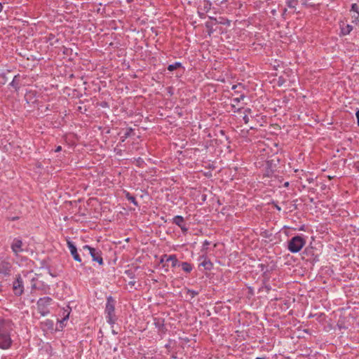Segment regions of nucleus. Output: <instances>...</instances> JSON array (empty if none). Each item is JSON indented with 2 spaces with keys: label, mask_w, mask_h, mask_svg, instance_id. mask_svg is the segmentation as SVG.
Returning <instances> with one entry per match:
<instances>
[{
  "label": "nucleus",
  "mask_w": 359,
  "mask_h": 359,
  "mask_svg": "<svg viewBox=\"0 0 359 359\" xmlns=\"http://www.w3.org/2000/svg\"><path fill=\"white\" fill-rule=\"evenodd\" d=\"M13 324L8 320H1V349L8 348L11 344Z\"/></svg>",
  "instance_id": "obj_1"
},
{
  "label": "nucleus",
  "mask_w": 359,
  "mask_h": 359,
  "mask_svg": "<svg viewBox=\"0 0 359 359\" xmlns=\"http://www.w3.org/2000/svg\"><path fill=\"white\" fill-rule=\"evenodd\" d=\"M306 240L301 236L292 237L287 243V249L292 253L299 252L305 245Z\"/></svg>",
  "instance_id": "obj_2"
},
{
  "label": "nucleus",
  "mask_w": 359,
  "mask_h": 359,
  "mask_svg": "<svg viewBox=\"0 0 359 359\" xmlns=\"http://www.w3.org/2000/svg\"><path fill=\"white\" fill-rule=\"evenodd\" d=\"M114 310V301L111 297H109L106 304L105 313H107V320L110 325L114 324L116 321Z\"/></svg>",
  "instance_id": "obj_3"
},
{
  "label": "nucleus",
  "mask_w": 359,
  "mask_h": 359,
  "mask_svg": "<svg viewBox=\"0 0 359 359\" xmlns=\"http://www.w3.org/2000/svg\"><path fill=\"white\" fill-rule=\"evenodd\" d=\"M12 289L14 294L15 296L20 297L24 292V285L23 280L20 274L16 275L13 277V280L12 282Z\"/></svg>",
  "instance_id": "obj_4"
},
{
  "label": "nucleus",
  "mask_w": 359,
  "mask_h": 359,
  "mask_svg": "<svg viewBox=\"0 0 359 359\" xmlns=\"http://www.w3.org/2000/svg\"><path fill=\"white\" fill-rule=\"evenodd\" d=\"M83 250L88 251L93 261L97 262L100 265H102L104 264L103 259L102 257V252L100 250L92 248L88 245H84L83 247Z\"/></svg>",
  "instance_id": "obj_5"
},
{
  "label": "nucleus",
  "mask_w": 359,
  "mask_h": 359,
  "mask_svg": "<svg viewBox=\"0 0 359 359\" xmlns=\"http://www.w3.org/2000/svg\"><path fill=\"white\" fill-rule=\"evenodd\" d=\"M13 275V269L9 262H1V282L7 281Z\"/></svg>",
  "instance_id": "obj_6"
},
{
  "label": "nucleus",
  "mask_w": 359,
  "mask_h": 359,
  "mask_svg": "<svg viewBox=\"0 0 359 359\" xmlns=\"http://www.w3.org/2000/svg\"><path fill=\"white\" fill-rule=\"evenodd\" d=\"M52 302V299L49 297H44L42 298H40L37 302V306L39 310L40 311V313L45 316L46 312L44 311V309H46V306L49 305L50 303Z\"/></svg>",
  "instance_id": "obj_7"
},
{
  "label": "nucleus",
  "mask_w": 359,
  "mask_h": 359,
  "mask_svg": "<svg viewBox=\"0 0 359 359\" xmlns=\"http://www.w3.org/2000/svg\"><path fill=\"white\" fill-rule=\"evenodd\" d=\"M22 241L19 238H14L11 244L12 251L15 255L24 251Z\"/></svg>",
  "instance_id": "obj_8"
},
{
  "label": "nucleus",
  "mask_w": 359,
  "mask_h": 359,
  "mask_svg": "<svg viewBox=\"0 0 359 359\" xmlns=\"http://www.w3.org/2000/svg\"><path fill=\"white\" fill-rule=\"evenodd\" d=\"M67 247H68L74 259L76 262H81V259L77 252V248L75 246V245L73 243V242H72L71 241H67Z\"/></svg>",
  "instance_id": "obj_9"
},
{
  "label": "nucleus",
  "mask_w": 359,
  "mask_h": 359,
  "mask_svg": "<svg viewBox=\"0 0 359 359\" xmlns=\"http://www.w3.org/2000/svg\"><path fill=\"white\" fill-rule=\"evenodd\" d=\"M164 257L166 258V262H171L172 266L175 267L178 265L179 262L175 255H171L168 256L167 255H164Z\"/></svg>",
  "instance_id": "obj_10"
},
{
  "label": "nucleus",
  "mask_w": 359,
  "mask_h": 359,
  "mask_svg": "<svg viewBox=\"0 0 359 359\" xmlns=\"http://www.w3.org/2000/svg\"><path fill=\"white\" fill-rule=\"evenodd\" d=\"M200 265L203 266L205 269L209 270V271L211 270L213 266L212 263L207 258H204L203 262H201Z\"/></svg>",
  "instance_id": "obj_11"
},
{
  "label": "nucleus",
  "mask_w": 359,
  "mask_h": 359,
  "mask_svg": "<svg viewBox=\"0 0 359 359\" xmlns=\"http://www.w3.org/2000/svg\"><path fill=\"white\" fill-rule=\"evenodd\" d=\"M172 222L175 224L177 225L178 226H181L184 223V219L183 217H182L180 215H177L173 217Z\"/></svg>",
  "instance_id": "obj_12"
},
{
  "label": "nucleus",
  "mask_w": 359,
  "mask_h": 359,
  "mask_svg": "<svg viewBox=\"0 0 359 359\" xmlns=\"http://www.w3.org/2000/svg\"><path fill=\"white\" fill-rule=\"evenodd\" d=\"M245 98V95H241L239 97H235V98H233L231 102V106L232 107L235 108L236 106L241 101V100H243Z\"/></svg>",
  "instance_id": "obj_13"
},
{
  "label": "nucleus",
  "mask_w": 359,
  "mask_h": 359,
  "mask_svg": "<svg viewBox=\"0 0 359 359\" xmlns=\"http://www.w3.org/2000/svg\"><path fill=\"white\" fill-rule=\"evenodd\" d=\"M70 309L69 307H68L67 309H65L63 311V313H62V319L60 321V324H63L65 321H66L68 318H69V313H70Z\"/></svg>",
  "instance_id": "obj_14"
},
{
  "label": "nucleus",
  "mask_w": 359,
  "mask_h": 359,
  "mask_svg": "<svg viewBox=\"0 0 359 359\" xmlns=\"http://www.w3.org/2000/svg\"><path fill=\"white\" fill-rule=\"evenodd\" d=\"M182 269L185 272L189 273L192 270V266L190 264L187 262H182L181 264Z\"/></svg>",
  "instance_id": "obj_15"
},
{
  "label": "nucleus",
  "mask_w": 359,
  "mask_h": 359,
  "mask_svg": "<svg viewBox=\"0 0 359 359\" xmlns=\"http://www.w3.org/2000/svg\"><path fill=\"white\" fill-rule=\"evenodd\" d=\"M182 64L179 62H176L173 64L169 65L168 67V69L170 72H172L173 70L176 69L177 68L181 67Z\"/></svg>",
  "instance_id": "obj_16"
},
{
  "label": "nucleus",
  "mask_w": 359,
  "mask_h": 359,
  "mask_svg": "<svg viewBox=\"0 0 359 359\" xmlns=\"http://www.w3.org/2000/svg\"><path fill=\"white\" fill-rule=\"evenodd\" d=\"M297 4H298V0H288L286 2L287 6L290 8H295Z\"/></svg>",
  "instance_id": "obj_17"
},
{
  "label": "nucleus",
  "mask_w": 359,
  "mask_h": 359,
  "mask_svg": "<svg viewBox=\"0 0 359 359\" xmlns=\"http://www.w3.org/2000/svg\"><path fill=\"white\" fill-rule=\"evenodd\" d=\"M126 196L129 201L133 203L135 206H138V203L134 196H131L129 193H127Z\"/></svg>",
  "instance_id": "obj_18"
},
{
  "label": "nucleus",
  "mask_w": 359,
  "mask_h": 359,
  "mask_svg": "<svg viewBox=\"0 0 359 359\" xmlns=\"http://www.w3.org/2000/svg\"><path fill=\"white\" fill-rule=\"evenodd\" d=\"M352 30V27L351 25H346L345 27L341 28V33L344 35L348 34Z\"/></svg>",
  "instance_id": "obj_19"
},
{
  "label": "nucleus",
  "mask_w": 359,
  "mask_h": 359,
  "mask_svg": "<svg viewBox=\"0 0 359 359\" xmlns=\"http://www.w3.org/2000/svg\"><path fill=\"white\" fill-rule=\"evenodd\" d=\"M16 78H17V76H15H15H12V81H11V82L10 83V85H11V86H13L15 90H16V89H17V88H18V84L15 83V79H16Z\"/></svg>",
  "instance_id": "obj_20"
},
{
  "label": "nucleus",
  "mask_w": 359,
  "mask_h": 359,
  "mask_svg": "<svg viewBox=\"0 0 359 359\" xmlns=\"http://www.w3.org/2000/svg\"><path fill=\"white\" fill-rule=\"evenodd\" d=\"M352 11L355 12L356 15H354L355 18H358L359 15V13L358 11V6L355 4L352 5Z\"/></svg>",
  "instance_id": "obj_21"
},
{
  "label": "nucleus",
  "mask_w": 359,
  "mask_h": 359,
  "mask_svg": "<svg viewBox=\"0 0 359 359\" xmlns=\"http://www.w3.org/2000/svg\"><path fill=\"white\" fill-rule=\"evenodd\" d=\"M211 4L209 1L204 2V8L206 11H208L210 9Z\"/></svg>",
  "instance_id": "obj_22"
},
{
  "label": "nucleus",
  "mask_w": 359,
  "mask_h": 359,
  "mask_svg": "<svg viewBox=\"0 0 359 359\" xmlns=\"http://www.w3.org/2000/svg\"><path fill=\"white\" fill-rule=\"evenodd\" d=\"M125 273L128 275V277L133 278H134V273L131 270H126L125 271Z\"/></svg>",
  "instance_id": "obj_23"
},
{
  "label": "nucleus",
  "mask_w": 359,
  "mask_h": 359,
  "mask_svg": "<svg viewBox=\"0 0 359 359\" xmlns=\"http://www.w3.org/2000/svg\"><path fill=\"white\" fill-rule=\"evenodd\" d=\"M188 294H189L191 297H194L196 295H197L198 294V292L195 291V290H188Z\"/></svg>",
  "instance_id": "obj_24"
},
{
  "label": "nucleus",
  "mask_w": 359,
  "mask_h": 359,
  "mask_svg": "<svg viewBox=\"0 0 359 359\" xmlns=\"http://www.w3.org/2000/svg\"><path fill=\"white\" fill-rule=\"evenodd\" d=\"M130 133H131V130H128L125 133H124V135L122 137H123V140L122 141H124V140L126 138H127L128 137L130 136Z\"/></svg>",
  "instance_id": "obj_25"
},
{
  "label": "nucleus",
  "mask_w": 359,
  "mask_h": 359,
  "mask_svg": "<svg viewBox=\"0 0 359 359\" xmlns=\"http://www.w3.org/2000/svg\"><path fill=\"white\" fill-rule=\"evenodd\" d=\"M179 227L181 229V230H182V232H184V233H186V232L188 231V229L186 227V226H185V224H184V223L182 224V226H179Z\"/></svg>",
  "instance_id": "obj_26"
},
{
  "label": "nucleus",
  "mask_w": 359,
  "mask_h": 359,
  "mask_svg": "<svg viewBox=\"0 0 359 359\" xmlns=\"http://www.w3.org/2000/svg\"><path fill=\"white\" fill-rule=\"evenodd\" d=\"M210 245V242L208 241H205L203 244V249H207L208 246Z\"/></svg>",
  "instance_id": "obj_27"
},
{
  "label": "nucleus",
  "mask_w": 359,
  "mask_h": 359,
  "mask_svg": "<svg viewBox=\"0 0 359 359\" xmlns=\"http://www.w3.org/2000/svg\"><path fill=\"white\" fill-rule=\"evenodd\" d=\"M243 121H244L245 123H246V124L249 122V117L248 116V115H247V114H245V115L243 116Z\"/></svg>",
  "instance_id": "obj_28"
},
{
  "label": "nucleus",
  "mask_w": 359,
  "mask_h": 359,
  "mask_svg": "<svg viewBox=\"0 0 359 359\" xmlns=\"http://www.w3.org/2000/svg\"><path fill=\"white\" fill-rule=\"evenodd\" d=\"M287 8H284L283 11V13H282V16L285 18V16L287 15Z\"/></svg>",
  "instance_id": "obj_29"
},
{
  "label": "nucleus",
  "mask_w": 359,
  "mask_h": 359,
  "mask_svg": "<svg viewBox=\"0 0 359 359\" xmlns=\"http://www.w3.org/2000/svg\"><path fill=\"white\" fill-rule=\"evenodd\" d=\"M8 81V78L7 77H4V76H1V83H4L5 82H6Z\"/></svg>",
  "instance_id": "obj_30"
},
{
  "label": "nucleus",
  "mask_w": 359,
  "mask_h": 359,
  "mask_svg": "<svg viewBox=\"0 0 359 359\" xmlns=\"http://www.w3.org/2000/svg\"><path fill=\"white\" fill-rule=\"evenodd\" d=\"M61 149H62L61 146H58V147L55 149V152H58V151H61Z\"/></svg>",
  "instance_id": "obj_31"
},
{
  "label": "nucleus",
  "mask_w": 359,
  "mask_h": 359,
  "mask_svg": "<svg viewBox=\"0 0 359 359\" xmlns=\"http://www.w3.org/2000/svg\"><path fill=\"white\" fill-rule=\"evenodd\" d=\"M355 167L358 171H359V162L355 164Z\"/></svg>",
  "instance_id": "obj_32"
},
{
  "label": "nucleus",
  "mask_w": 359,
  "mask_h": 359,
  "mask_svg": "<svg viewBox=\"0 0 359 359\" xmlns=\"http://www.w3.org/2000/svg\"><path fill=\"white\" fill-rule=\"evenodd\" d=\"M164 261H166V258L164 257V255L162 257V258L161 259V262H163Z\"/></svg>",
  "instance_id": "obj_33"
},
{
  "label": "nucleus",
  "mask_w": 359,
  "mask_h": 359,
  "mask_svg": "<svg viewBox=\"0 0 359 359\" xmlns=\"http://www.w3.org/2000/svg\"><path fill=\"white\" fill-rule=\"evenodd\" d=\"M245 112L247 113H250L251 112V109L250 108H248L245 110Z\"/></svg>",
  "instance_id": "obj_34"
},
{
  "label": "nucleus",
  "mask_w": 359,
  "mask_h": 359,
  "mask_svg": "<svg viewBox=\"0 0 359 359\" xmlns=\"http://www.w3.org/2000/svg\"><path fill=\"white\" fill-rule=\"evenodd\" d=\"M135 283V281H130V282H129V285H134Z\"/></svg>",
  "instance_id": "obj_35"
},
{
  "label": "nucleus",
  "mask_w": 359,
  "mask_h": 359,
  "mask_svg": "<svg viewBox=\"0 0 359 359\" xmlns=\"http://www.w3.org/2000/svg\"><path fill=\"white\" fill-rule=\"evenodd\" d=\"M355 115H356V117H359V109L357 111Z\"/></svg>",
  "instance_id": "obj_36"
},
{
  "label": "nucleus",
  "mask_w": 359,
  "mask_h": 359,
  "mask_svg": "<svg viewBox=\"0 0 359 359\" xmlns=\"http://www.w3.org/2000/svg\"><path fill=\"white\" fill-rule=\"evenodd\" d=\"M357 119H358V125L359 126V117H357Z\"/></svg>",
  "instance_id": "obj_37"
},
{
  "label": "nucleus",
  "mask_w": 359,
  "mask_h": 359,
  "mask_svg": "<svg viewBox=\"0 0 359 359\" xmlns=\"http://www.w3.org/2000/svg\"><path fill=\"white\" fill-rule=\"evenodd\" d=\"M255 359H264L263 358L257 357Z\"/></svg>",
  "instance_id": "obj_38"
},
{
  "label": "nucleus",
  "mask_w": 359,
  "mask_h": 359,
  "mask_svg": "<svg viewBox=\"0 0 359 359\" xmlns=\"http://www.w3.org/2000/svg\"><path fill=\"white\" fill-rule=\"evenodd\" d=\"M277 209H278V210H280V207H278V206H277Z\"/></svg>",
  "instance_id": "obj_39"
}]
</instances>
